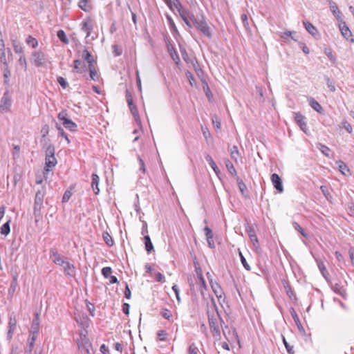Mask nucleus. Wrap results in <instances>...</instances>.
Segmentation results:
<instances>
[{
  "mask_svg": "<svg viewBox=\"0 0 354 354\" xmlns=\"http://www.w3.org/2000/svg\"><path fill=\"white\" fill-rule=\"evenodd\" d=\"M63 125L66 129L71 131H76L77 130V125L71 119L68 120L67 121H65Z\"/></svg>",
  "mask_w": 354,
  "mask_h": 354,
  "instance_id": "34",
  "label": "nucleus"
},
{
  "mask_svg": "<svg viewBox=\"0 0 354 354\" xmlns=\"http://www.w3.org/2000/svg\"><path fill=\"white\" fill-rule=\"evenodd\" d=\"M283 344L285 345V347L287 350V352L289 353V354H293L294 353V351H293V346H291L288 344V343L287 342V341L286 340L285 337H283Z\"/></svg>",
  "mask_w": 354,
  "mask_h": 354,
  "instance_id": "62",
  "label": "nucleus"
},
{
  "mask_svg": "<svg viewBox=\"0 0 354 354\" xmlns=\"http://www.w3.org/2000/svg\"><path fill=\"white\" fill-rule=\"evenodd\" d=\"M50 257L53 261L57 265L62 266L65 262L56 249H51L50 250Z\"/></svg>",
  "mask_w": 354,
  "mask_h": 354,
  "instance_id": "10",
  "label": "nucleus"
},
{
  "mask_svg": "<svg viewBox=\"0 0 354 354\" xmlns=\"http://www.w3.org/2000/svg\"><path fill=\"white\" fill-rule=\"evenodd\" d=\"M10 220H8L0 228L1 234L5 236H7L10 232Z\"/></svg>",
  "mask_w": 354,
  "mask_h": 354,
  "instance_id": "35",
  "label": "nucleus"
},
{
  "mask_svg": "<svg viewBox=\"0 0 354 354\" xmlns=\"http://www.w3.org/2000/svg\"><path fill=\"white\" fill-rule=\"evenodd\" d=\"M241 19L243 23V26L245 27V30L248 32L250 31V24H249V20L247 14L243 13L241 16Z\"/></svg>",
  "mask_w": 354,
  "mask_h": 354,
  "instance_id": "37",
  "label": "nucleus"
},
{
  "mask_svg": "<svg viewBox=\"0 0 354 354\" xmlns=\"http://www.w3.org/2000/svg\"><path fill=\"white\" fill-rule=\"evenodd\" d=\"M26 42L27 43L28 45L31 46L34 48H36L38 45L37 40L35 37H32L30 35L26 38Z\"/></svg>",
  "mask_w": 354,
  "mask_h": 354,
  "instance_id": "44",
  "label": "nucleus"
},
{
  "mask_svg": "<svg viewBox=\"0 0 354 354\" xmlns=\"http://www.w3.org/2000/svg\"><path fill=\"white\" fill-rule=\"evenodd\" d=\"M212 122L214 124V127L215 129H221V122L218 120V118L216 115H214L212 117Z\"/></svg>",
  "mask_w": 354,
  "mask_h": 354,
  "instance_id": "63",
  "label": "nucleus"
},
{
  "mask_svg": "<svg viewBox=\"0 0 354 354\" xmlns=\"http://www.w3.org/2000/svg\"><path fill=\"white\" fill-rule=\"evenodd\" d=\"M32 55L34 58V64L37 67L44 65L46 62V55L43 52L40 50L35 51Z\"/></svg>",
  "mask_w": 354,
  "mask_h": 354,
  "instance_id": "6",
  "label": "nucleus"
},
{
  "mask_svg": "<svg viewBox=\"0 0 354 354\" xmlns=\"http://www.w3.org/2000/svg\"><path fill=\"white\" fill-rule=\"evenodd\" d=\"M295 120L300 129L305 133L307 131V124L306 122V118L301 113H295Z\"/></svg>",
  "mask_w": 354,
  "mask_h": 354,
  "instance_id": "7",
  "label": "nucleus"
},
{
  "mask_svg": "<svg viewBox=\"0 0 354 354\" xmlns=\"http://www.w3.org/2000/svg\"><path fill=\"white\" fill-rule=\"evenodd\" d=\"M348 254L351 261V264L354 266V248H351L348 250Z\"/></svg>",
  "mask_w": 354,
  "mask_h": 354,
  "instance_id": "64",
  "label": "nucleus"
},
{
  "mask_svg": "<svg viewBox=\"0 0 354 354\" xmlns=\"http://www.w3.org/2000/svg\"><path fill=\"white\" fill-rule=\"evenodd\" d=\"M57 82L59 84V85L63 88H66L68 86V83L67 82V81L66 80L65 78H64L63 77H57Z\"/></svg>",
  "mask_w": 354,
  "mask_h": 354,
  "instance_id": "57",
  "label": "nucleus"
},
{
  "mask_svg": "<svg viewBox=\"0 0 354 354\" xmlns=\"http://www.w3.org/2000/svg\"><path fill=\"white\" fill-rule=\"evenodd\" d=\"M292 226L294 229L298 231L303 236L307 237L308 234L305 232L304 230L299 225V224L297 222L292 223Z\"/></svg>",
  "mask_w": 354,
  "mask_h": 354,
  "instance_id": "50",
  "label": "nucleus"
},
{
  "mask_svg": "<svg viewBox=\"0 0 354 354\" xmlns=\"http://www.w3.org/2000/svg\"><path fill=\"white\" fill-rule=\"evenodd\" d=\"M62 266L64 268V272L66 276L69 277H74L75 276V268L73 264L68 261H65Z\"/></svg>",
  "mask_w": 354,
  "mask_h": 354,
  "instance_id": "9",
  "label": "nucleus"
},
{
  "mask_svg": "<svg viewBox=\"0 0 354 354\" xmlns=\"http://www.w3.org/2000/svg\"><path fill=\"white\" fill-rule=\"evenodd\" d=\"M88 69L89 71V76H90L91 80H92L93 81L98 80L99 75L97 73V71L95 69L94 64H88Z\"/></svg>",
  "mask_w": 354,
  "mask_h": 354,
  "instance_id": "28",
  "label": "nucleus"
},
{
  "mask_svg": "<svg viewBox=\"0 0 354 354\" xmlns=\"http://www.w3.org/2000/svg\"><path fill=\"white\" fill-rule=\"evenodd\" d=\"M112 269L111 267H104L102 269V274L105 278H109L111 276Z\"/></svg>",
  "mask_w": 354,
  "mask_h": 354,
  "instance_id": "52",
  "label": "nucleus"
},
{
  "mask_svg": "<svg viewBox=\"0 0 354 354\" xmlns=\"http://www.w3.org/2000/svg\"><path fill=\"white\" fill-rule=\"evenodd\" d=\"M180 17L183 19L189 17L192 14H189V11L185 8L182 5H178V10Z\"/></svg>",
  "mask_w": 354,
  "mask_h": 354,
  "instance_id": "36",
  "label": "nucleus"
},
{
  "mask_svg": "<svg viewBox=\"0 0 354 354\" xmlns=\"http://www.w3.org/2000/svg\"><path fill=\"white\" fill-rule=\"evenodd\" d=\"M320 190L327 200H329L331 198V196L328 192V189L326 186L322 185L320 187Z\"/></svg>",
  "mask_w": 354,
  "mask_h": 354,
  "instance_id": "56",
  "label": "nucleus"
},
{
  "mask_svg": "<svg viewBox=\"0 0 354 354\" xmlns=\"http://www.w3.org/2000/svg\"><path fill=\"white\" fill-rule=\"evenodd\" d=\"M10 76V71L8 68V66L3 67V77H4V84H9V77Z\"/></svg>",
  "mask_w": 354,
  "mask_h": 354,
  "instance_id": "42",
  "label": "nucleus"
},
{
  "mask_svg": "<svg viewBox=\"0 0 354 354\" xmlns=\"http://www.w3.org/2000/svg\"><path fill=\"white\" fill-rule=\"evenodd\" d=\"M209 283H210L213 292H214V294L216 295V297L218 299L221 298L222 295L223 294V292L222 290L221 286L218 283H217L216 282L213 283L212 280H210Z\"/></svg>",
  "mask_w": 354,
  "mask_h": 354,
  "instance_id": "19",
  "label": "nucleus"
},
{
  "mask_svg": "<svg viewBox=\"0 0 354 354\" xmlns=\"http://www.w3.org/2000/svg\"><path fill=\"white\" fill-rule=\"evenodd\" d=\"M17 286H18L17 277L16 275H14L12 277V282L10 283V288L8 290L9 293L14 292L15 291Z\"/></svg>",
  "mask_w": 354,
  "mask_h": 354,
  "instance_id": "43",
  "label": "nucleus"
},
{
  "mask_svg": "<svg viewBox=\"0 0 354 354\" xmlns=\"http://www.w3.org/2000/svg\"><path fill=\"white\" fill-rule=\"evenodd\" d=\"M39 328V314H36L32 320L31 325L30 333L37 334Z\"/></svg>",
  "mask_w": 354,
  "mask_h": 354,
  "instance_id": "21",
  "label": "nucleus"
},
{
  "mask_svg": "<svg viewBox=\"0 0 354 354\" xmlns=\"http://www.w3.org/2000/svg\"><path fill=\"white\" fill-rule=\"evenodd\" d=\"M57 164L55 157H46L45 158V170L49 171Z\"/></svg>",
  "mask_w": 354,
  "mask_h": 354,
  "instance_id": "18",
  "label": "nucleus"
},
{
  "mask_svg": "<svg viewBox=\"0 0 354 354\" xmlns=\"http://www.w3.org/2000/svg\"><path fill=\"white\" fill-rule=\"evenodd\" d=\"M74 68L77 73H82L86 71V64L80 59H75L73 62Z\"/></svg>",
  "mask_w": 354,
  "mask_h": 354,
  "instance_id": "23",
  "label": "nucleus"
},
{
  "mask_svg": "<svg viewBox=\"0 0 354 354\" xmlns=\"http://www.w3.org/2000/svg\"><path fill=\"white\" fill-rule=\"evenodd\" d=\"M225 167L228 171V172L230 173V174L232 176H234V177H236L237 176V173H236V169L234 168L233 164L232 163V162L230 160H225Z\"/></svg>",
  "mask_w": 354,
  "mask_h": 354,
  "instance_id": "29",
  "label": "nucleus"
},
{
  "mask_svg": "<svg viewBox=\"0 0 354 354\" xmlns=\"http://www.w3.org/2000/svg\"><path fill=\"white\" fill-rule=\"evenodd\" d=\"M230 155L232 158L235 162H237V158L239 156V151L236 146H233L232 148L230 149Z\"/></svg>",
  "mask_w": 354,
  "mask_h": 354,
  "instance_id": "47",
  "label": "nucleus"
},
{
  "mask_svg": "<svg viewBox=\"0 0 354 354\" xmlns=\"http://www.w3.org/2000/svg\"><path fill=\"white\" fill-rule=\"evenodd\" d=\"M13 49L15 53L24 54V48L21 46V44L17 41H13Z\"/></svg>",
  "mask_w": 354,
  "mask_h": 354,
  "instance_id": "41",
  "label": "nucleus"
},
{
  "mask_svg": "<svg viewBox=\"0 0 354 354\" xmlns=\"http://www.w3.org/2000/svg\"><path fill=\"white\" fill-rule=\"evenodd\" d=\"M168 53L171 57V59L175 62V63L178 65L180 63V57L179 55L176 50L175 48L170 44L169 41L167 44Z\"/></svg>",
  "mask_w": 354,
  "mask_h": 354,
  "instance_id": "12",
  "label": "nucleus"
},
{
  "mask_svg": "<svg viewBox=\"0 0 354 354\" xmlns=\"http://www.w3.org/2000/svg\"><path fill=\"white\" fill-rule=\"evenodd\" d=\"M57 36L59 39L60 41H62L63 43L67 44L69 42L68 39L67 38L65 32L62 30H59L57 32Z\"/></svg>",
  "mask_w": 354,
  "mask_h": 354,
  "instance_id": "39",
  "label": "nucleus"
},
{
  "mask_svg": "<svg viewBox=\"0 0 354 354\" xmlns=\"http://www.w3.org/2000/svg\"><path fill=\"white\" fill-rule=\"evenodd\" d=\"M332 289L335 293L343 297H345L346 295V290L344 288V286H342L340 283H335L334 285L332 286Z\"/></svg>",
  "mask_w": 354,
  "mask_h": 354,
  "instance_id": "20",
  "label": "nucleus"
},
{
  "mask_svg": "<svg viewBox=\"0 0 354 354\" xmlns=\"http://www.w3.org/2000/svg\"><path fill=\"white\" fill-rule=\"evenodd\" d=\"M272 185L274 188L279 192L281 193L283 191L282 185V180L280 176L277 174H272L270 177Z\"/></svg>",
  "mask_w": 354,
  "mask_h": 354,
  "instance_id": "8",
  "label": "nucleus"
},
{
  "mask_svg": "<svg viewBox=\"0 0 354 354\" xmlns=\"http://www.w3.org/2000/svg\"><path fill=\"white\" fill-rule=\"evenodd\" d=\"M160 315L162 317L168 320H169L172 317L171 311L167 308L162 309L160 312Z\"/></svg>",
  "mask_w": 354,
  "mask_h": 354,
  "instance_id": "55",
  "label": "nucleus"
},
{
  "mask_svg": "<svg viewBox=\"0 0 354 354\" xmlns=\"http://www.w3.org/2000/svg\"><path fill=\"white\" fill-rule=\"evenodd\" d=\"M19 64L24 67V70L26 71V65H27V63H26V59L25 57V55L24 54H22L19 59Z\"/></svg>",
  "mask_w": 354,
  "mask_h": 354,
  "instance_id": "59",
  "label": "nucleus"
},
{
  "mask_svg": "<svg viewBox=\"0 0 354 354\" xmlns=\"http://www.w3.org/2000/svg\"><path fill=\"white\" fill-rule=\"evenodd\" d=\"M339 30L345 39H348V37L351 36V32L345 22H342L339 24Z\"/></svg>",
  "mask_w": 354,
  "mask_h": 354,
  "instance_id": "25",
  "label": "nucleus"
},
{
  "mask_svg": "<svg viewBox=\"0 0 354 354\" xmlns=\"http://www.w3.org/2000/svg\"><path fill=\"white\" fill-rule=\"evenodd\" d=\"M72 196V192L69 190L65 191L62 196V203H66L69 201Z\"/></svg>",
  "mask_w": 354,
  "mask_h": 354,
  "instance_id": "58",
  "label": "nucleus"
},
{
  "mask_svg": "<svg viewBox=\"0 0 354 354\" xmlns=\"http://www.w3.org/2000/svg\"><path fill=\"white\" fill-rule=\"evenodd\" d=\"M236 183L239 186V189L241 194L245 198H248V195L246 194L247 187H246L245 184L243 183V180L241 178H240L239 176H236Z\"/></svg>",
  "mask_w": 354,
  "mask_h": 354,
  "instance_id": "24",
  "label": "nucleus"
},
{
  "mask_svg": "<svg viewBox=\"0 0 354 354\" xmlns=\"http://www.w3.org/2000/svg\"><path fill=\"white\" fill-rule=\"evenodd\" d=\"M167 333L164 330H158L157 333V337L160 341H166L167 340Z\"/></svg>",
  "mask_w": 354,
  "mask_h": 354,
  "instance_id": "53",
  "label": "nucleus"
},
{
  "mask_svg": "<svg viewBox=\"0 0 354 354\" xmlns=\"http://www.w3.org/2000/svg\"><path fill=\"white\" fill-rule=\"evenodd\" d=\"M167 19L168 21L169 26L170 27L171 30L173 33L178 32L177 28L176 26V24L172 19L171 17L169 15H167Z\"/></svg>",
  "mask_w": 354,
  "mask_h": 354,
  "instance_id": "45",
  "label": "nucleus"
},
{
  "mask_svg": "<svg viewBox=\"0 0 354 354\" xmlns=\"http://www.w3.org/2000/svg\"><path fill=\"white\" fill-rule=\"evenodd\" d=\"M339 171L344 175H346V173H345V171H349V169L348 168V167L346 166V165L342 161H340L339 162Z\"/></svg>",
  "mask_w": 354,
  "mask_h": 354,
  "instance_id": "60",
  "label": "nucleus"
},
{
  "mask_svg": "<svg viewBox=\"0 0 354 354\" xmlns=\"http://www.w3.org/2000/svg\"><path fill=\"white\" fill-rule=\"evenodd\" d=\"M56 128L58 131L59 136H61L62 137L64 138L66 140L68 144L71 143V140H69L68 135L65 133L64 129L62 128L60 125H59L57 123L56 124Z\"/></svg>",
  "mask_w": 354,
  "mask_h": 354,
  "instance_id": "40",
  "label": "nucleus"
},
{
  "mask_svg": "<svg viewBox=\"0 0 354 354\" xmlns=\"http://www.w3.org/2000/svg\"><path fill=\"white\" fill-rule=\"evenodd\" d=\"M46 157H55V147L51 144L46 149Z\"/></svg>",
  "mask_w": 354,
  "mask_h": 354,
  "instance_id": "51",
  "label": "nucleus"
},
{
  "mask_svg": "<svg viewBox=\"0 0 354 354\" xmlns=\"http://www.w3.org/2000/svg\"><path fill=\"white\" fill-rule=\"evenodd\" d=\"M144 242L145 245V250L148 254H150L152 251H153L154 248L153 243L151 241V238L149 235H145L144 236Z\"/></svg>",
  "mask_w": 354,
  "mask_h": 354,
  "instance_id": "27",
  "label": "nucleus"
},
{
  "mask_svg": "<svg viewBox=\"0 0 354 354\" xmlns=\"http://www.w3.org/2000/svg\"><path fill=\"white\" fill-rule=\"evenodd\" d=\"M57 118L59 120L62 121V124H64V122H65V121L69 120V118H68L67 111L66 110H63L61 112H59L57 115Z\"/></svg>",
  "mask_w": 354,
  "mask_h": 354,
  "instance_id": "48",
  "label": "nucleus"
},
{
  "mask_svg": "<svg viewBox=\"0 0 354 354\" xmlns=\"http://www.w3.org/2000/svg\"><path fill=\"white\" fill-rule=\"evenodd\" d=\"M102 237L107 245L112 246L113 245V241L112 239V237L107 232H103Z\"/></svg>",
  "mask_w": 354,
  "mask_h": 354,
  "instance_id": "38",
  "label": "nucleus"
},
{
  "mask_svg": "<svg viewBox=\"0 0 354 354\" xmlns=\"http://www.w3.org/2000/svg\"><path fill=\"white\" fill-rule=\"evenodd\" d=\"M16 325H17L16 319L10 317V320H9V323H8L9 330L8 332V337L9 338L12 337L14 330H15Z\"/></svg>",
  "mask_w": 354,
  "mask_h": 354,
  "instance_id": "31",
  "label": "nucleus"
},
{
  "mask_svg": "<svg viewBox=\"0 0 354 354\" xmlns=\"http://www.w3.org/2000/svg\"><path fill=\"white\" fill-rule=\"evenodd\" d=\"M91 187L95 195H97L100 193L99 188V183H100V177L96 174H93L91 176Z\"/></svg>",
  "mask_w": 354,
  "mask_h": 354,
  "instance_id": "13",
  "label": "nucleus"
},
{
  "mask_svg": "<svg viewBox=\"0 0 354 354\" xmlns=\"http://www.w3.org/2000/svg\"><path fill=\"white\" fill-rule=\"evenodd\" d=\"M46 194V189L43 187L41 189L37 191L35 197L33 213L35 216L40 214V211L42 207L44 198Z\"/></svg>",
  "mask_w": 354,
  "mask_h": 354,
  "instance_id": "3",
  "label": "nucleus"
},
{
  "mask_svg": "<svg viewBox=\"0 0 354 354\" xmlns=\"http://www.w3.org/2000/svg\"><path fill=\"white\" fill-rule=\"evenodd\" d=\"M82 30L86 33V37L91 35L93 29V24L90 19H84L82 23Z\"/></svg>",
  "mask_w": 354,
  "mask_h": 354,
  "instance_id": "15",
  "label": "nucleus"
},
{
  "mask_svg": "<svg viewBox=\"0 0 354 354\" xmlns=\"http://www.w3.org/2000/svg\"><path fill=\"white\" fill-rule=\"evenodd\" d=\"M239 257H240V259H241V263H242L243 266L244 267V268L245 270H248V271H250L251 270V267L248 263L245 258L244 257V256L243 255L242 252L240 250L239 252Z\"/></svg>",
  "mask_w": 354,
  "mask_h": 354,
  "instance_id": "46",
  "label": "nucleus"
},
{
  "mask_svg": "<svg viewBox=\"0 0 354 354\" xmlns=\"http://www.w3.org/2000/svg\"><path fill=\"white\" fill-rule=\"evenodd\" d=\"M86 302L87 310H88L90 315L92 317H94L95 316V310L94 304H93L92 303H91L90 301H88L87 300L86 301Z\"/></svg>",
  "mask_w": 354,
  "mask_h": 354,
  "instance_id": "54",
  "label": "nucleus"
},
{
  "mask_svg": "<svg viewBox=\"0 0 354 354\" xmlns=\"http://www.w3.org/2000/svg\"><path fill=\"white\" fill-rule=\"evenodd\" d=\"M199 350L195 343H192L187 349V354H198Z\"/></svg>",
  "mask_w": 354,
  "mask_h": 354,
  "instance_id": "49",
  "label": "nucleus"
},
{
  "mask_svg": "<svg viewBox=\"0 0 354 354\" xmlns=\"http://www.w3.org/2000/svg\"><path fill=\"white\" fill-rule=\"evenodd\" d=\"M246 232L248 233L251 242L253 243L254 246L259 245V240L256 234V231L252 226L248 225L245 228Z\"/></svg>",
  "mask_w": 354,
  "mask_h": 354,
  "instance_id": "11",
  "label": "nucleus"
},
{
  "mask_svg": "<svg viewBox=\"0 0 354 354\" xmlns=\"http://www.w3.org/2000/svg\"><path fill=\"white\" fill-rule=\"evenodd\" d=\"M12 104L11 97L9 95L8 91H6L1 100L0 111L7 112L10 110Z\"/></svg>",
  "mask_w": 354,
  "mask_h": 354,
  "instance_id": "5",
  "label": "nucleus"
},
{
  "mask_svg": "<svg viewBox=\"0 0 354 354\" xmlns=\"http://www.w3.org/2000/svg\"><path fill=\"white\" fill-rule=\"evenodd\" d=\"M205 160L209 163L212 169L214 170L216 176L219 178V175L221 174V171L215 162L214 161L213 158L209 154H207L205 156Z\"/></svg>",
  "mask_w": 354,
  "mask_h": 354,
  "instance_id": "17",
  "label": "nucleus"
},
{
  "mask_svg": "<svg viewBox=\"0 0 354 354\" xmlns=\"http://www.w3.org/2000/svg\"><path fill=\"white\" fill-rule=\"evenodd\" d=\"M290 314H291L292 317V319H294V321H295V322L296 325L297 326L298 329H299L300 331L304 332V327L302 326V324H301V322H300V319H299V316L297 315V313H296L295 310L293 308H292L290 309Z\"/></svg>",
  "mask_w": 354,
  "mask_h": 354,
  "instance_id": "22",
  "label": "nucleus"
},
{
  "mask_svg": "<svg viewBox=\"0 0 354 354\" xmlns=\"http://www.w3.org/2000/svg\"><path fill=\"white\" fill-rule=\"evenodd\" d=\"M325 53L331 62H333V63L335 62L336 59L335 57L333 55L331 49H326Z\"/></svg>",
  "mask_w": 354,
  "mask_h": 354,
  "instance_id": "61",
  "label": "nucleus"
},
{
  "mask_svg": "<svg viewBox=\"0 0 354 354\" xmlns=\"http://www.w3.org/2000/svg\"><path fill=\"white\" fill-rule=\"evenodd\" d=\"M283 288L285 289V291L288 296L290 299H292L293 297L295 298L296 295L294 292V291L292 290L291 286L290 285L288 281H284L283 283Z\"/></svg>",
  "mask_w": 354,
  "mask_h": 354,
  "instance_id": "30",
  "label": "nucleus"
},
{
  "mask_svg": "<svg viewBox=\"0 0 354 354\" xmlns=\"http://www.w3.org/2000/svg\"><path fill=\"white\" fill-rule=\"evenodd\" d=\"M82 57L86 61L88 64H93L94 59L91 55V53L86 49H84L82 54Z\"/></svg>",
  "mask_w": 354,
  "mask_h": 354,
  "instance_id": "32",
  "label": "nucleus"
},
{
  "mask_svg": "<svg viewBox=\"0 0 354 354\" xmlns=\"http://www.w3.org/2000/svg\"><path fill=\"white\" fill-rule=\"evenodd\" d=\"M304 26L306 30L313 36H316L318 34L317 29L309 21H304Z\"/></svg>",
  "mask_w": 354,
  "mask_h": 354,
  "instance_id": "26",
  "label": "nucleus"
},
{
  "mask_svg": "<svg viewBox=\"0 0 354 354\" xmlns=\"http://www.w3.org/2000/svg\"><path fill=\"white\" fill-rule=\"evenodd\" d=\"M207 316L208 319V324L210 332L212 335V337L216 340L221 339V328L222 330V333L225 337L227 339V334L225 330L228 328L227 325L223 326L225 324L223 318L221 317V315L218 312L217 306L216 304L215 300L214 298H212V306L209 308L207 306Z\"/></svg>",
  "mask_w": 354,
  "mask_h": 354,
  "instance_id": "1",
  "label": "nucleus"
},
{
  "mask_svg": "<svg viewBox=\"0 0 354 354\" xmlns=\"http://www.w3.org/2000/svg\"><path fill=\"white\" fill-rule=\"evenodd\" d=\"M330 9L331 12H333V15L339 19L341 17V12L339 10L337 4L333 1H330Z\"/></svg>",
  "mask_w": 354,
  "mask_h": 354,
  "instance_id": "33",
  "label": "nucleus"
},
{
  "mask_svg": "<svg viewBox=\"0 0 354 354\" xmlns=\"http://www.w3.org/2000/svg\"><path fill=\"white\" fill-rule=\"evenodd\" d=\"M309 105L312 109H313L315 111H317L319 113H323L324 109L322 106V105L313 97H309L308 99Z\"/></svg>",
  "mask_w": 354,
  "mask_h": 354,
  "instance_id": "16",
  "label": "nucleus"
},
{
  "mask_svg": "<svg viewBox=\"0 0 354 354\" xmlns=\"http://www.w3.org/2000/svg\"><path fill=\"white\" fill-rule=\"evenodd\" d=\"M125 97H126V100L128 104L129 108L132 115H133L136 122L138 124H140L141 121H140V118L139 116V113H138L137 107L133 103L132 95L129 90L126 91Z\"/></svg>",
  "mask_w": 354,
  "mask_h": 354,
  "instance_id": "4",
  "label": "nucleus"
},
{
  "mask_svg": "<svg viewBox=\"0 0 354 354\" xmlns=\"http://www.w3.org/2000/svg\"><path fill=\"white\" fill-rule=\"evenodd\" d=\"M75 320L77 322V324L81 325L82 327H88V326L89 318L86 314H84V313L78 314V315H75Z\"/></svg>",
  "mask_w": 354,
  "mask_h": 354,
  "instance_id": "14",
  "label": "nucleus"
},
{
  "mask_svg": "<svg viewBox=\"0 0 354 354\" xmlns=\"http://www.w3.org/2000/svg\"><path fill=\"white\" fill-rule=\"evenodd\" d=\"M190 19L194 26L204 36L209 39L212 38V33L210 27L208 26L206 18L203 14H192L190 16Z\"/></svg>",
  "mask_w": 354,
  "mask_h": 354,
  "instance_id": "2",
  "label": "nucleus"
}]
</instances>
